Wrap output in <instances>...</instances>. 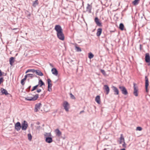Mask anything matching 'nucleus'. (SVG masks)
<instances>
[{"label": "nucleus", "mask_w": 150, "mask_h": 150, "mask_svg": "<svg viewBox=\"0 0 150 150\" xmlns=\"http://www.w3.org/2000/svg\"><path fill=\"white\" fill-rule=\"evenodd\" d=\"M54 30L57 32L58 38L60 40H63L64 39V36L61 26L59 25H56L54 28Z\"/></svg>", "instance_id": "obj_1"}, {"label": "nucleus", "mask_w": 150, "mask_h": 150, "mask_svg": "<svg viewBox=\"0 0 150 150\" xmlns=\"http://www.w3.org/2000/svg\"><path fill=\"white\" fill-rule=\"evenodd\" d=\"M133 94L135 96H138V87L135 83H133Z\"/></svg>", "instance_id": "obj_2"}, {"label": "nucleus", "mask_w": 150, "mask_h": 150, "mask_svg": "<svg viewBox=\"0 0 150 150\" xmlns=\"http://www.w3.org/2000/svg\"><path fill=\"white\" fill-rule=\"evenodd\" d=\"M119 88L123 94L126 95L128 94L127 89L125 86H119Z\"/></svg>", "instance_id": "obj_3"}, {"label": "nucleus", "mask_w": 150, "mask_h": 150, "mask_svg": "<svg viewBox=\"0 0 150 150\" xmlns=\"http://www.w3.org/2000/svg\"><path fill=\"white\" fill-rule=\"evenodd\" d=\"M39 97V95L36 94L33 97H27L25 98V100L28 101H35Z\"/></svg>", "instance_id": "obj_4"}, {"label": "nucleus", "mask_w": 150, "mask_h": 150, "mask_svg": "<svg viewBox=\"0 0 150 150\" xmlns=\"http://www.w3.org/2000/svg\"><path fill=\"white\" fill-rule=\"evenodd\" d=\"M145 60L146 62L148 63V65H150V56L149 53H146L145 55Z\"/></svg>", "instance_id": "obj_5"}, {"label": "nucleus", "mask_w": 150, "mask_h": 150, "mask_svg": "<svg viewBox=\"0 0 150 150\" xmlns=\"http://www.w3.org/2000/svg\"><path fill=\"white\" fill-rule=\"evenodd\" d=\"M28 127L27 122L25 120L23 121L22 123L21 129L22 130H25Z\"/></svg>", "instance_id": "obj_6"}, {"label": "nucleus", "mask_w": 150, "mask_h": 150, "mask_svg": "<svg viewBox=\"0 0 150 150\" xmlns=\"http://www.w3.org/2000/svg\"><path fill=\"white\" fill-rule=\"evenodd\" d=\"M51 81L50 79H47V83L48 84V91H52V84L51 83Z\"/></svg>", "instance_id": "obj_7"}, {"label": "nucleus", "mask_w": 150, "mask_h": 150, "mask_svg": "<svg viewBox=\"0 0 150 150\" xmlns=\"http://www.w3.org/2000/svg\"><path fill=\"white\" fill-rule=\"evenodd\" d=\"M15 128L17 131H18L21 128V125L19 122H17L15 125Z\"/></svg>", "instance_id": "obj_8"}, {"label": "nucleus", "mask_w": 150, "mask_h": 150, "mask_svg": "<svg viewBox=\"0 0 150 150\" xmlns=\"http://www.w3.org/2000/svg\"><path fill=\"white\" fill-rule=\"evenodd\" d=\"M111 88L114 92V94L115 95H119V91L116 87L112 86Z\"/></svg>", "instance_id": "obj_9"}, {"label": "nucleus", "mask_w": 150, "mask_h": 150, "mask_svg": "<svg viewBox=\"0 0 150 150\" xmlns=\"http://www.w3.org/2000/svg\"><path fill=\"white\" fill-rule=\"evenodd\" d=\"M69 106V104L67 101H65L64 102L63 106L65 110L67 112L69 111V108H68V106Z\"/></svg>", "instance_id": "obj_10"}, {"label": "nucleus", "mask_w": 150, "mask_h": 150, "mask_svg": "<svg viewBox=\"0 0 150 150\" xmlns=\"http://www.w3.org/2000/svg\"><path fill=\"white\" fill-rule=\"evenodd\" d=\"M145 89L146 92H147L148 91V87L149 86V80L148 79L147 77L146 76H145Z\"/></svg>", "instance_id": "obj_11"}, {"label": "nucleus", "mask_w": 150, "mask_h": 150, "mask_svg": "<svg viewBox=\"0 0 150 150\" xmlns=\"http://www.w3.org/2000/svg\"><path fill=\"white\" fill-rule=\"evenodd\" d=\"M94 21L98 26L99 27L102 26V25L101 23L99 21V19L97 17H96L95 18Z\"/></svg>", "instance_id": "obj_12"}, {"label": "nucleus", "mask_w": 150, "mask_h": 150, "mask_svg": "<svg viewBox=\"0 0 150 150\" xmlns=\"http://www.w3.org/2000/svg\"><path fill=\"white\" fill-rule=\"evenodd\" d=\"M103 89L106 92V95L108 94L110 92V88L107 85H104Z\"/></svg>", "instance_id": "obj_13"}, {"label": "nucleus", "mask_w": 150, "mask_h": 150, "mask_svg": "<svg viewBox=\"0 0 150 150\" xmlns=\"http://www.w3.org/2000/svg\"><path fill=\"white\" fill-rule=\"evenodd\" d=\"M1 92L2 93V95H7L9 94L8 93L7 91L2 88L1 89Z\"/></svg>", "instance_id": "obj_14"}, {"label": "nucleus", "mask_w": 150, "mask_h": 150, "mask_svg": "<svg viewBox=\"0 0 150 150\" xmlns=\"http://www.w3.org/2000/svg\"><path fill=\"white\" fill-rule=\"evenodd\" d=\"M45 141L46 142L48 143H50L53 141L51 137H47L46 138Z\"/></svg>", "instance_id": "obj_15"}, {"label": "nucleus", "mask_w": 150, "mask_h": 150, "mask_svg": "<svg viewBox=\"0 0 150 150\" xmlns=\"http://www.w3.org/2000/svg\"><path fill=\"white\" fill-rule=\"evenodd\" d=\"M34 73H35L37 75L40 76H42L43 74L41 71L39 70H35Z\"/></svg>", "instance_id": "obj_16"}, {"label": "nucleus", "mask_w": 150, "mask_h": 150, "mask_svg": "<svg viewBox=\"0 0 150 150\" xmlns=\"http://www.w3.org/2000/svg\"><path fill=\"white\" fill-rule=\"evenodd\" d=\"M91 9L92 6L89 4H88L86 7V11L88 12L89 13H91Z\"/></svg>", "instance_id": "obj_17"}, {"label": "nucleus", "mask_w": 150, "mask_h": 150, "mask_svg": "<svg viewBox=\"0 0 150 150\" xmlns=\"http://www.w3.org/2000/svg\"><path fill=\"white\" fill-rule=\"evenodd\" d=\"M51 71L52 72V74L54 75L57 76L58 75V71L56 68H53L52 69Z\"/></svg>", "instance_id": "obj_18"}, {"label": "nucleus", "mask_w": 150, "mask_h": 150, "mask_svg": "<svg viewBox=\"0 0 150 150\" xmlns=\"http://www.w3.org/2000/svg\"><path fill=\"white\" fill-rule=\"evenodd\" d=\"M97 31L96 35L97 36H99L102 33V29L101 28H99L97 29Z\"/></svg>", "instance_id": "obj_19"}, {"label": "nucleus", "mask_w": 150, "mask_h": 150, "mask_svg": "<svg viewBox=\"0 0 150 150\" xmlns=\"http://www.w3.org/2000/svg\"><path fill=\"white\" fill-rule=\"evenodd\" d=\"M95 101L98 104H100V97L99 96H97L96 97Z\"/></svg>", "instance_id": "obj_20"}, {"label": "nucleus", "mask_w": 150, "mask_h": 150, "mask_svg": "<svg viewBox=\"0 0 150 150\" xmlns=\"http://www.w3.org/2000/svg\"><path fill=\"white\" fill-rule=\"evenodd\" d=\"M55 132L57 136L59 137L62 134L61 132L58 129H57L55 130Z\"/></svg>", "instance_id": "obj_21"}, {"label": "nucleus", "mask_w": 150, "mask_h": 150, "mask_svg": "<svg viewBox=\"0 0 150 150\" xmlns=\"http://www.w3.org/2000/svg\"><path fill=\"white\" fill-rule=\"evenodd\" d=\"M14 62V58L13 57H11L9 59V62L10 64L11 65H12Z\"/></svg>", "instance_id": "obj_22"}, {"label": "nucleus", "mask_w": 150, "mask_h": 150, "mask_svg": "<svg viewBox=\"0 0 150 150\" xmlns=\"http://www.w3.org/2000/svg\"><path fill=\"white\" fill-rule=\"evenodd\" d=\"M120 141L119 142V144H122V142L125 141V139L123 137V134H121L120 135Z\"/></svg>", "instance_id": "obj_23"}, {"label": "nucleus", "mask_w": 150, "mask_h": 150, "mask_svg": "<svg viewBox=\"0 0 150 150\" xmlns=\"http://www.w3.org/2000/svg\"><path fill=\"white\" fill-rule=\"evenodd\" d=\"M38 83L40 85V87H41L42 86H44L45 85V83L42 81L41 79H39Z\"/></svg>", "instance_id": "obj_24"}, {"label": "nucleus", "mask_w": 150, "mask_h": 150, "mask_svg": "<svg viewBox=\"0 0 150 150\" xmlns=\"http://www.w3.org/2000/svg\"><path fill=\"white\" fill-rule=\"evenodd\" d=\"M39 4L38 0H36L34 1L33 3L32 6L34 7H35L37 5H38Z\"/></svg>", "instance_id": "obj_25"}, {"label": "nucleus", "mask_w": 150, "mask_h": 150, "mask_svg": "<svg viewBox=\"0 0 150 150\" xmlns=\"http://www.w3.org/2000/svg\"><path fill=\"white\" fill-rule=\"evenodd\" d=\"M124 25L122 23H120V24L119 28L121 30H123L124 29Z\"/></svg>", "instance_id": "obj_26"}, {"label": "nucleus", "mask_w": 150, "mask_h": 150, "mask_svg": "<svg viewBox=\"0 0 150 150\" xmlns=\"http://www.w3.org/2000/svg\"><path fill=\"white\" fill-rule=\"evenodd\" d=\"M28 74V77H30L31 78V79L33 78V77H34V76H35L36 77H37V76L35 75V74Z\"/></svg>", "instance_id": "obj_27"}, {"label": "nucleus", "mask_w": 150, "mask_h": 150, "mask_svg": "<svg viewBox=\"0 0 150 150\" xmlns=\"http://www.w3.org/2000/svg\"><path fill=\"white\" fill-rule=\"evenodd\" d=\"M139 1L140 0H134L132 2V4L134 5H136L139 4Z\"/></svg>", "instance_id": "obj_28"}, {"label": "nucleus", "mask_w": 150, "mask_h": 150, "mask_svg": "<svg viewBox=\"0 0 150 150\" xmlns=\"http://www.w3.org/2000/svg\"><path fill=\"white\" fill-rule=\"evenodd\" d=\"M94 57V55L91 52L88 54V57L90 59H91Z\"/></svg>", "instance_id": "obj_29"}, {"label": "nucleus", "mask_w": 150, "mask_h": 150, "mask_svg": "<svg viewBox=\"0 0 150 150\" xmlns=\"http://www.w3.org/2000/svg\"><path fill=\"white\" fill-rule=\"evenodd\" d=\"M52 137V135L50 133H46L45 134H44V137L46 138L47 137Z\"/></svg>", "instance_id": "obj_30"}, {"label": "nucleus", "mask_w": 150, "mask_h": 150, "mask_svg": "<svg viewBox=\"0 0 150 150\" xmlns=\"http://www.w3.org/2000/svg\"><path fill=\"white\" fill-rule=\"evenodd\" d=\"M75 50L77 52H80L81 51V48L80 47L76 46L75 47Z\"/></svg>", "instance_id": "obj_31"}, {"label": "nucleus", "mask_w": 150, "mask_h": 150, "mask_svg": "<svg viewBox=\"0 0 150 150\" xmlns=\"http://www.w3.org/2000/svg\"><path fill=\"white\" fill-rule=\"evenodd\" d=\"M42 104L40 103H37L35 104V107L38 109H40V106Z\"/></svg>", "instance_id": "obj_32"}, {"label": "nucleus", "mask_w": 150, "mask_h": 150, "mask_svg": "<svg viewBox=\"0 0 150 150\" xmlns=\"http://www.w3.org/2000/svg\"><path fill=\"white\" fill-rule=\"evenodd\" d=\"M35 71V69H30L28 70L26 72L25 74L27 73L28 72H32L33 73H34V71Z\"/></svg>", "instance_id": "obj_33"}, {"label": "nucleus", "mask_w": 150, "mask_h": 150, "mask_svg": "<svg viewBox=\"0 0 150 150\" xmlns=\"http://www.w3.org/2000/svg\"><path fill=\"white\" fill-rule=\"evenodd\" d=\"M28 140L29 141H31L32 138V136L31 134L30 133L28 134Z\"/></svg>", "instance_id": "obj_34"}, {"label": "nucleus", "mask_w": 150, "mask_h": 150, "mask_svg": "<svg viewBox=\"0 0 150 150\" xmlns=\"http://www.w3.org/2000/svg\"><path fill=\"white\" fill-rule=\"evenodd\" d=\"M69 95L71 99H75L76 98L71 93H70Z\"/></svg>", "instance_id": "obj_35"}, {"label": "nucleus", "mask_w": 150, "mask_h": 150, "mask_svg": "<svg viewBox=\"0 0 150 150\" xmlns=\"http://www.w3.org/2000/svg\"><path fill=\"white\" fill-rule=\"evenodd\" d=\"M25 80V79H22L21 81V84L23 85V86L25 84V82L24 81Z\"/></svg>", "instance_id": "obj_36"}, {"label": "nucleus", "mask_w": 150, "mask_h": 150, "mask_svg": "<svg viewBox=\"0 0 150 150\" xmlns=\"http://www.w3.org/2000/svg\"><path fill=\"white\" fill-rule=\"evenodd\" d=\"M37 88L36 87V86H34L32 88L31 90V91H33L35 90H37Z\"/></svg>", "instance_id": "obj_37"}, {"label": "nucleus", "mask_w": 150, "mask_h": 150, "mask_svg": "<svg viewBox=\"0 0 150 150\" xmlns=\"http://www.w3.org/2000/svg\"><path fill=\"white\" fill-rule=\"evenodd\" d=\"M100 71L102 73V74L104 75H106V74L105 71L103 69H101Z\"/></svg>", "instance_id": "obj_38"}, {"label": "nucleus", "mask_w": 150, "mask_h": 150, "mask_svg": "<svg viewBox=\"0 0 150 150\" xmlns=\"http://www.w3.org/2000/svg\"><path fill=\"white\" fill-rule=\"evenodd\" d=\"M4 81V80L3 77H1L0 78V85Z\"/></svg>", "instance_id": "obj_39"}, {"label": "nucleus", "mask_w": 150, "mask_h": 150, "mask_svg": "<svg viewBox=\"0 0 150 150\" xmlns=\"http://www.w3.org/2000/svg\"><path fill=\"white\" fill-rule=\"evenodd\" d=\"M142 129V128L140 127H137L136 128V130L139 131H141Z\"/></svg>", "instance_id": "obj_40"}, {"label": "nucleus", "mask_w": 150, "mask_h": 150, "mask_svg": "<svg viewBox=\"0 0 150 150\" xmlns=\"http://www.w3.org/2000/svg\"><path fill=\"white\" fill-rule=\"evenodd\" d=\"M31 87V86H29L27 89L26 91L28 92H29L30 91V89Z\"/></svg>", "instance_id": "obj_41"}, {"label": "nucleus", "mask_w": 150, "mask_h": 150, "mask_svg": "<svg viewBox=\"0 0 150 150\" xmlns=\"http://www.w3.org/2000/svg\"><path fill=\"white\" fill-rule=\"evenodd\" d=\"M123 142V144H122V146L124 148H126V144L125 142L124 141Z\"/></svg>", "instance_id": "obj_42"}, {"label": "nucleus", "mask_w": 150, "mask_h": 150, "mask_svg": "<svg viewBox=\"0 0 150 150\" xmlns=\"http://www.w3.org/2000/svg\"><path fill=\"white\" fill-rule=\"evenodd\" d=\"M41 90L40 89L37 88L36 92L38 93H39L40 92H41Z\"/></svg>", "instance_id": "obj_43"}, {"label": "nucleus", "mask_w": 150, "mask_h": 150, "mask_svg": "<svg viewBox=\"0 0 150 150\" xmlns=\"http://www.w3.org/2000/svg\"><path fill=\"white\" fill-rule=\"evenodd\" d=\"M3 74H4V72H2L1 70L0 69V77L3 75Z\"/></svg>", "instance_id": "obj_44"}, {"label": "nucleus", "mask_w": 150, "mask_h": 150, "mask_svg": "<svg viewBox=\"0 0 150 150\" xmlns=\"http://www.w3.org/2000/svg\"><path fill=\"white\" fill-rule=\"evenodd\" d=\"M38 108H36L35 107V109H34V111L35 112H37L38 111Z\"/></svg>", "instance_id": "obj_45"}, {"label": "nucleus", "mask_w": 150, "mask_h": 150, "mask_svg": "<svg viewBox=\"0 0 150 150\" xmlns=\"http://www.w3.org/2000/svg\"><path fill=\"white\" fill-rule=\"evenodd\" d=\"M40 128H41V127L40 126H38L37 127H36V129L38 130H39L40 129Z\"/></svg>", "instance_id": "obj_46"}, {"label": "nucleus", "mask_w": 150, "mask_h": 150, "mask_svg": "<svg viewBox=\"0 0 150 150\" xmlns=\"http://www.w3.org/2000/svg\"><path fill=\"white\" fill-rule=\"evenodd\" d=\"M27 77H28V74H26L25 76V77L24 78H23L24 79H25V80H26V79H27Z\"/></svg>", "instance_id": "obj_47"}, {"label": "nucleus", "mask_w": 150, "mask_h": 150, "mask_svg": "<svg viewBox=\"0 0 150 150\" xmlns=\"http://www.w3.org/2000/svg\"><path fill=\"white\" fill-rule=\"evenodd\" d=\"M11 29L12 30H16L18 29V28H11Z\"/></svg>", "instance_id": "obj_48"}, {"label": "nucleus", "mask_w": 150, "mask_h": 150, "mask_svg": "<svg viewBox=\"0 0 150 150\" xmlns=\"http://www.w3.org/2000/svg\"><path fill=\"white\" fill-rule=\"evenodd\" d=\"M84 112V110H82L81 111H80V114H81L82 113H83Z\"/></svg>", "instance_id": "obj_49"}, {"label": "nucleus", "mask_w": 150, "mask_h": 150, "mask_svg": "<svg viewBox=\"0 0 150 150\" xmlns=\"http://www.w3.org/2000/svg\"><path fill=\"white\" fill-rule=\"evenodd\" d=\"M36 124L37 125H39L40 124V123L39 122H37Z\"/></svg>", "instance_id": "obj_50"}, {"label": "nucleus", "mask_w": 150, "mask_h": 150, "mask_svg": "<svg viewBox=\"0 0 150 150\" xmlns=\"http://www.w3.org/2000/svg\"><path fill=\"white\" fill-rule=\"evenodd\" d=\"M142 46L141 45H140V50H142Z\"/></svg>", "instance_id": "obj_51"}, {"label": "nucleus", "mask_w": 150, "mask_h": 150, "mask_svg": "<svg viewBox=\"0 0 150 150\" xmlns=\"http://www.w3.org/2000/svg\"><path fill=\"white\" fill-rule=\"evenodd\" d=\"M39 84H38L37 85L35 86H36V87L37 88L39 86Z\"/></svg>", "instance_id": "obj_52"}, {"label": "nucleus", "mask_w": 150, "mask_h": 150, "mask_svg": "<svg viewBox=\"0 0 150 150\" xmlns=\"http://www.w3.org/2000/svg\"><path fill=\"white\" fill-rule=\"evenodd\" d=\"M50 65L51 67H53V65H52V64H51V63H50Z\"/></svg>", "instance_id": "obj_53"}, {"label": "nucleus", "mask_w": 150, "mask_h": 150, "mask_svg": "<svg viewBox=\"0 0 150 150\" xmlns=\"http://www.w3.org/2000/svg\"><path fill=\"white\" fill-rule=\"evenodd\" d=\"M120 150H126L125 148H123L121 149Z\"/></svg>", "instance_id": "obj_54"}, {"label": "nucleus", "mask_w": 150, "mask_h": 150, "mask_svg": "<svg viewBox=\"0 0 150 150\" xmlns=\"http://www.w3.org/2000/svg\"><path fill=\"white\" fill-rule=\"evenodd\" d=\"M28 16H30V14H29L28 15Z\"/></svg>", "instance_id": "obj_55"}, {"label": "nucleus", "mask_w": 150, "mask_h": 150, "mask_svg": "<svg viewBox=\"0 0 150 150\" xmlns=\"http://www.w3.org/2000/svg\"><path fill=\"white\" fill-rule=\"evenodd\" d=\"M44 126V124L42 126Z\"/></svg>", "instance_id": "obj_56"}]
</instances>
